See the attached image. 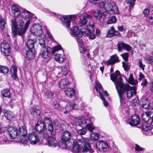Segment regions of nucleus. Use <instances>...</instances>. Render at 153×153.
Listing matches in <instances>:
<instances>
[{
  "label": "nucleus",
  "instance_id": "c85d7f7f",
  "mask_svg": "<svg viewBox=\"0 0 153 153\" xmlns=\"http://www.w3.org/2000/svg\"><path fill=\"white\" fill-rule=\"evenodd\" d=\"M35 41L33 39H28L26 43V47H25V49H34V43Z\"/></svg>",
  "mask_w": 153,
  "mask_h": 153
},
{
  "label": "nucleus",
  "instance_id": "3c124183",
  "mask_svg": "<svg viewBox=\"0 0 153 153\" xmlns=\"http://www.w3.org/2000/svg\"><path fill=\"white\" fill-rule=\"evenodd\" d=\"M136 0H125V1L127 4L130 5L129 8H132L135 4Z\"/></svg>",
  "mask_w": 153,
  "mask_h": 153
},
{
  "label": "nucleus",
  "instance_id": "473e14b6",
  "mask_svg": "<svg viewBox=\"0 0 153 153\" xmlns=\"http://www.w3.org/2000/svg\"><path fill=\"white\" fill-rule=\"evenodd\" d=\"M76 124L77 126H79L81 127L85 126L87 123H88L89 120H85L83 118L77 119L75 120Z\"/></svg>",
  "mask_w": 153,
  "mask_h": 153
},
{
  "label": "nucleus",
  "instance_id": "de8ad7c7",
  "mask_svg": "<svg viewBox=\"0 0 153 153\" xmlns=\"http://www.w3.org/2000/svg\"><path fill=\"white\" fill-rule=\"evenodd\" d=\"M28 137L27 138L26 136L20 137L19 141L24 145L27 144L28 142Z\"/></svg>",
  "mask_w": 153,
  "mask_h": 153
},
{
  "label": "nucleus",
  "instance_id": "0e129e2a",
  "mask_svg": "<svg viewBox=\"0 0 153 153\" xmlns=\"http://www.w3.org/2000/svg\"><path fill=\"white\" fill-rule=\"evenodd\" d=\"M134 148L135 150L137 151H143L145 149L144 148L140 147L137 144L135 145Z\"/></svg>",
  "mask_w": 153,
  "mask_h": 153
},
{
  "label": "nucleus",
  "instance_id": "8fccbe9b",
  "mask_svg": "<svg viewBox=\"0 0 153 153\" xmlns=\"http://www.w3.org/2000/svg\"><path fill=\"white\" fill-rule=\"evenodd\" d=\"M86 128L90 132H92L94 129V127L93 126V124H91L88 123L86 125Z\"/></svg>",
  "mask_w": 153,
  "mask_h": 153
},
{
  "label": "nucleus",
  "instance_id": "c9c22d12",
  "mask_svg": "<svg viewBox=\"0 0 153 153\" xmlns=\"http://www.w3.org/2000/svg\"><path fill=\"white\" fill-rule=\"evenodd\" d=\"M34 49H28L27 50L26 56L29 59H33L35 57Z\"/></svg>",
  "mask_w": 153,
  "mask_h": 153
},
{
  "label": "nucleus",
  "instance_id": "6e6d98bb",
  "mask_svg": "<svg viewBox=\"0 0 153 153\" xmlns=\"http://www.w3.org/2000/svg\"><path fill=\"white\" fill-rule=\"evenodd\" d=\"M62 49V48L60 45H57L55 46L52 49V54Z\"/></svg>",
  "mask_w": 153,
  "mask_h": 153
},
{
  "label": "nucleus",
  "instance_id": "a878e982",
  "mask_svg": "<svg viewBox=\"0 0 153 153\" xmlns=\"http://www.w3.org/2000/svg\"><path fill=\"white\" fill-rule=\"evenodd\" d=\"M70 33L73 36H77V37H82V34L80 31L76 27H74L70 31Z\"/></svg>",
  "mask_w": 153,
  "mask_h": 153
},
{
  "label": "nucleus",
  "instance_id": "a19ab883",
  "mask_svg": "<svg viewBox=\"0 0 153 153\" xmlns=\"http://www.w3.org/2000/svg\"><path fill=\"white\" fill-rule=\"evenodd\" d=\"M128 82L131 85H135L137 83V80L134 79L133 74H131L128 78Z\"/></svg>",
  "mask_w": 153,
  "mask_h": 153
},
{
  "label": "nucleus",
  "instance_id": "6e6552de",
  "mask_svg": "<svg viewBox=\"0 0 153 153\" xmlns=\"http://www.w3.org/2000/svg\"><path fill=\"white\" fill-rule=\"evenodd\" d=\"M24 22L21 19L14 18L11 21L12 30L14 31V33L16 34V28L24 27Z\"/></svg>",
  "mask_w": 153,
  "mask_h": 153
},
{
  "label": "nucleus",
  "instance_id": "393cba45",
  "mask_svg": "<svg viewBox=\"0 0 153 153\" xmlns=\"http://www.w3.org/2000/svg\"><path fill=\"white\" fill-rule=\"evenodd\" d=\"M69 68L68 66L65 65L63 66L61 69V71L58 73V76L59 77L62 76H66L67 74L69 73Z\"/></svg>",
  "mask_w": 153,
  "mask_h": 153
},
{
  "label": "nucleus",
  "instance_id": "69168bd1",
  "mask_svg": "<svg viewBox=\"0 0 153 153\" xmlns=\"http://www.w3.org/2000/svg\"><path fill=\"white\" fill-rule=\"evenodd\" d=\"M46 94L48 98L49 99L53 98L54 95L53 93L50 91L46 93Z\"/></svg>",
  "mask_w": 153,
  "mask_h": 153
},
{
  "label": "nucleus",
  "instance_id": "680f3d73",
  "mask_svg": "<svg viewBox=\"0 0 153 153\" xmlns=\"http://www.w3.org/2000/svg\"><path fill=\"white\" fill-rule=\"evenodd\" d=\"M78 110H82L84 108V104L83 102L80 100L78 101Z\"/></svg>",
  "mask_w": 153,
  "mask_h": 153
},
{
  "label": "nucleus",
  "instance_id": "5fc2aeb1",
  "mask_svg": "<svg viewBox=\"0 0 153 153\" xmlns=\"http://www.w3.org/2000/svg\"><path fill=\"white\" fill-rule=\"evenodd\" d=\"M145 59L149 63L153 64V56L148 55L145 58Z\"/></svg>",
  "mask_w": 153,
  "mask_h": 153
},
{
  "label": "nucleus",
  "instance_id": "4be33fe9",
  "mask_svg": "<svg viewBox=\"0 0 153 153\" xmlns=\"http://www.w3.org/2000/svg\"><path fill=\"white\" fill-rule=\"evenodd\" d=\"M22 15L23 18L26 20L30 19H35V15L27 10H24Z\"/></svg>",
  "mask_w": 153,
  "mask_h": 153
},
{
  "label": "nucleus",
  "instance_id": "bf43d9fd",
  "mask_svg": "<svg viewBox=\"0 0 153 153\" xmlns=\"http://www.w3.org/2000/svg\"><path fill=\"white\" fill-rule=\"evenodd\" d=\"M123 67L125 71H128L130 69V68L129 65H128L126 63L123 62H122Z\"/></svg>",
  "mask_w": 153,
  "mask_h": 153
},
{
  "label": "nucleus",
  "instance_id": "cd10ccee",
  "mask_svg": "<svg viewBox=\"0 0 153 153\" xmlns=\"http://www.w3.org/2000/svg\"><path fill=\"white\" fill-rule=\"evenodd\" d=\"M66 88V89L64 90L65 95L70 98L72 97L73 96H74V95L75 94V90L72 88L68 87Z\"/></svg>",
  "mask_w": 153,
  "mask_h": 153
},
{
  "label": "nucleus",
  "instance_id": "052dcab7",
  "mask_svg": "<svg viewBox=\"0 0 153 153\" xmlns=\"http://www.w3.org/2000/svg\"><path fill=\"white\" fill-rule=\"evenodd\" d=\"M146 21L147 23H149L150 25H153V17L152 16H149L147 17Z\"/></svg>",
  "mask_w": 153,
  "mask_h": 153
},
{
  "label": "nucleus",
  "instance_id": "e2e57ef3",
  "mask_svg": "<svg viewBox=\"0 0 153 153\" xmlns=\"http://www.w3.org/2000/svg\"><path fill=\"white\" fill-rule=\"evenodd\" d=\"M121 56L123 57V59L125 61H127L128 60V53H124L121 54Z\"/></svg>",
  "mask_w": 153,
  "mask_h": 153
},
{
  "label": "nucleus",
  "instance_id": "f3484780",
  "mask_svg": "<svg viewBox=\"0 0 153 153\" xmlns=\"http://www.w3.org/2000/svg\"><path fill=\"white\" fill-rule=\"evenodd\" d=\"M120 61L119 57L116 54H115L111 56L110 58L107 61L103 60L102 63H106L107 65H113Z\"/></svg>",
  "mask_w": 153,
  "mask_h": 153
},
{
  "label": "nucleus",
  "instance_id": "6ab92c4d",
  "mask_svg": "<svg viewBox=\"0 0 153 153\" xmlns=\"http://www.w3.org/2000/svg\"><path fill=\"white\" fill-rule=\"evenodd\" d=\"M117 45L119 52H121L123 49L127 51H130L131 50L132 48L131 46L123 42H119Z\"/></svg>",
  "mask_w": 153,
  "mask_h": 153
},
{
  "label": "nucleus",
  "instance_id": "a211bd4d",
  "mask_svg": "<svg viewBox=\"0 0 153 153\" xmlns=\"http://www.w3.org/2000/svg\"><path fill=\"white\" fill-rule=\"evenodd\" d=\"M128 122L130 125L132 126H135L140 124V118L138 115L134 114L128 120Z\"/></svg>",
  "mask_w": 153,
  "mask_h": 153
},
{
  "label": "nucleus",
  "instance_id": "864d4df0",
  "mask_svg": "<svg viewBox=\"0 0 153 153\" xmlns=\"http://www.w3.org/2000/svg\"><path fill=\"white\" fill-rule=\"evenodd\" d=\"M45 39L44 38L39 39V43L42 48H45Z\"/></svg>",
  "mask_w": 153,
  "mask_h": 153
},
{
  "label": "nucleus",
  "instance_id": "1a4fd4ad",
  "mask_svg": "<svg viewBox=\"0 0 153 153\" xmlns=\"http://www.w3.org/2000/svg\"><path fill=\"white\" fill-rule=\"evenodd\" d=\"M43 123L45 124V125H46V124L47 125V128L46 129L48 130V131L49 132V134L52 135H54L56 134V133L53 131V123L50 118L45 117L44 118V121Z\"/></svg>",
  "mask_w": 153,
  "mask_h": 153
},
{
  "label": "nucleus",
  "instance_id": "0eeeda50",
  "mask_svg": "<svg viewBox=\"0 0 153 153\" xmlns=\"http://www.w3.org/2000/svg\"><path fill=\"white\" fill-rule=\"evenodd\" d=\"M71 136V134L69 131H64L61 140L59 143V145L61 147L64 149L67 148L66 142L67 140L70 139Z\"/></svg>",
  "mask_w": 153,
  "mask_h": 153
},
{
  "label": "nucleus",
  "instance_id": "423d86ee",
  "mask_svg": "<svg viewBox=\"0 0 153 153\" xmlns=\"http://www.w3.org/2000/svg\"><path fill=\"white\" fill-rule=\"evenodd\" d=\"M10 47L8 42L6 40H3L0 44V49L1 54L5 56H8L10 54Z\"/></svg>",
  "mask_w": 153,
  "mask_h": 153
},
{
  "label": "nucleus",
  "instance_id": "774afa93",
  "mask_svg": "<svg viewBox=\"0 0 153 153\" xmlns=\"http://www.w3.org/2000/svg\"><path fill=\"white\" fill-rule=\"evenodd\" d=\"M143 129L145 131H151V128H151V127L150 126H146V125H144L143 126Z\"/></svg>",
  "mask_w": 153,
  "mask_h": 153
},
{
  "label": "nucleus",
  "instance_id": "f704fd0d",
  "mask_svg": "<svg viewBox=\"0 0 153 153\" xmlns=\"http://www.w3.org/2000/svg\"><path fill=\"white\" fill-rule=\"evenodd\" d=\"M11 11L12 14L15 16H18L21 14L19 8L15 5H13L11 6Z\"/></svg>",
  "mask_w": 153,
  "mask_h": 153
},
{
  "label": "nucleus",
  "instance_id": "9b49d317",
  "mask_svg": "<svg viewBox=\"0 0 153 153\" xmlns=\"http://www.w3.org/2000/svg\"><path fill=\"white\" fill-rule=\"evenodd\" d=\"M7 131L10 138L14 139L18 136V130L16 127L13 125L8 126Z\"/></svg>",
  "mask_w": 153,
  "mask_h": 153
},
{
  "label": "nucleus",
  "instance_id": "13d9d810",
  "mask_svg": "<svg viewBox=\"0 0 153 153\" xmlns=\"http://www.w3.org/2000/svg\"><path fill=\"white\" fill-rule=\"evenodd\" d=\"M30 32L33 34V35L39 36L42 34H39L38 33V30H35L34 29L30 28Z\"/></svg>",
  "mask_w": 153,
  "mask_h": 153
},
{
  "label": "nucleus",
  "instance_id": "aec40b11",
  "mask_svg": "<svg viewBox=\"0 0 153 153\" xmlns=\"http://www.w3.org/2000/svg\"><path fill=\"white\" fill-rule=\"evenodd\" d=\"M121 37V34L117 31L115 30L113 27H111L108 29L106 36L108 38L114 36Z\"/></svg>",
  "mask_w": 153,
  "mask_h": 153
},
{
  "label": "nucleus",
  "instance_id": "09e8293b",
  "mask_svg": "<svg viewBox=\"0 0 153 153\" xmlns=\"http://www.w3.org/2000/svg\"><path fill=\"white\" fill-rule=\"evenodd\" d=\"M8 71V69L6 66H0V72L4 74H7Z\"/></svg>",
  "mask_w": 153,
  "mask_h": 153
},
{
  "label": "nucleus",
  "instance_id": "4468645a",
  "mask_svg": "<svg viewBox=\"0 0 153 153\" xmlns=\"http://www.w3.org/2000/svg\"><path fill=\"white\" fill-rule=\"evenodd\" d=\"M52 48L48 46L42 48L39 56L43 58L47 59L52 54Z\"/></svg>",
  "mask_w": 153,
  "mask_h": 153
},
{
  "label": "nucleus",
  "instance_id": "58836bf2",
  "mask_svg": "<svg viewBox=\"0 0 153 153\" xmlns=\"http://www.w3.org/2000/svg\"><path fill=\"white\" fill-rule=\"evenodd\" d=\"M10 90L9 89L6 88L1 91V93L3 97L10 98Z\"/></svg>",
  "mask_w": 153,
  "mask_h": 153
},
{
  "label": "nucleus",
  "instance_id": "f8f14e48",
  "mask_svg": "<svg viewBox=\"0 0 153 153\" xmlns=\"http://www.w3.org/2000/svg\"><path fill=\"white\" fill-rule=\"evenodd\" d=\"M30 112L31 115L38 121H42L43 114L40 110L35 108H31Z\"/></svg>",
  "mask_w": 153,
  "mask_h": 153
},
{
  "label": "nucleus",
  "instance_id": "412c9836",
  "mask_svg": "<svg viewBox=\"0 0 153 153\" xmlns=\"http://www.w3.org/2000/svg\"><path fill=\"white\" fill-rule=\"evenodd\" d=\"M28 140L30 143L32 145L36 144L39 141V139L35 133L29 134Z\"/></svg>",
  "mask_w": 153,
  "mask_h": 153
},
{
  "label": "nucleus",
  "instance_id": "4c0bfd02",
  "mask_svg": "<svg viewBox=\"0 0 153 153\" xmlns=\"http://www.w3.org/2000/svg\"><path fill=\"white\" fill-rule=\"evenodd\" d=\"M78 100H75L73 103L67 105V108L69 109H71V110L73 109L78 110Z\"/></svg>",
  "mask_w": 153,
  "mask_h": 153
},
{
  "label": "nucleus",
  "instance_id": "7ed1b4c3",
  "mask_svg": "<svg viewBox=\"0 0 153 153\" xmlns=\"http://www.w3.org/2000/svg\"><path fill=\"white\" fill-rule=\"evenodd\" d=\"M100 6L101 8L104 9L105 10L110 12L111 13L117 14L119 12L115 3L111 1H101L100 3Z\"/></svg>",
  "mask_w": 153,
  "mask_h": 153
},
{
  "label": "nucleus",
  "instance_id": "49530a36",
  "mask_svg": "<svg viewBox=\"0 0 153 153\" xmlns=\"http://www.w3.org/2000/svg\"><path fill=\"white\" fill-rule=\"evenodd\" d=\"M94 15L96 18L98 19H100L102 17V12L100 10H96L94 12Z\"/></svg>",
  "mask_w": 153,
  "mask_h": 153
},
{
  "label": "nucleus",
  "instance_id": "5701e85b",
  "mask_svg": "<svg viewBox=\"0 0 153 153\" xmlns=\"http://www.w3.org/2000/svg\"><path fill=\"white\" fill-rule=\"evenodd\" d=\"M59 87L62 89H65L69 86L70 83L69 80L66 79H61L58 82Z\"/></svg>",
  "mask_w": 153,
  "mask_h": 153
},
{
  "label": "nucleus",
  "instance_id": "b1692460",
  "mask_svg": "<svg viewBox=\"0 0 153 153\" xmlns=\"http://www.w3.org/2000/svg\"><path fill=\"white\" fill-rule=\"evenodd\" d=\"M48 134L49 135V136L45 138L48 139V140L49 145L51 147H56L57 144V141L54 137L51 136H52V135H51L49 133Z\"/></svg>",
  "mask_w": 153,
  "mask_h": 153
},
{
  "label": "nucleus",
  "instance_id": "79ce46f5",
  "mask_svg": "<svg viewBox=\"0 0 153 153\" xmlns=\"http://www.w3.org/2000/svg\"><path fill=\"white\" fill-rule=\"evenodd\" d=\"M31 28L34 29L35 30H38V33H39V34H42V28L39 24H36L34 25Z\"/></svg>",
  "mask_w": 153,
  "mask_h": 153
},
{
  "label": "nucleus",
  "instance_id": "f257e3e1",
  "mask_svg": "<svg viewBox=\"0 0 153 153\" xmlns=\"http://www.w3.org/2000/svg\"><path fill=\"white\" fill-rule=\"evenodd\" d=\"M77 143L74 145L71 149H69L73 152L78 153L80 152L81 149L83 145L84 147L82 150V152L85 153L88 152L90 153H93L94 152L91 148L90 141L88 139L82 138L78 139Z\"/></svg>",
  "mask_w": 153,
  "mask_h": 153
},
{
  "label": "nucleus",
  "instance_id": "ea45409f",
  "mask_svg": "<svg viewBox=\"0 0 153 153\" xmlns=\"http://www.w3.org/2000/svg\"><path fill=\"white\" fill-rule=\"evenodd\" d=\"M149 104L148 100L147 99L143 100L140 103L142 107L145 109H147L149 107Z\"/></svg>",
  "mask_w": 153,
  "mask_h": 153
},
{
  "label": "nucleus",
  "instance_id": "ddd939ff",
  "mask_svg": "<svg viewBox=\"0 0 153 153\" xmlns=\"http://www.w3.org/2000/svg\"><path fill=\"white\" fill-rule=\"evenodd\" d=\"M94 25L93 22H89V24L87 26L86 28H81L80 33H82V35L86 36L92 33L94 31Z\"/></svg>",
  "mask_w": 153,
  "mask_h": 153
},
{
  "label": "nucleus",
  "instance_id": "603ef678",
  "mask_svg": "<svg viewBox=\"0 0 153 153\" xmlns=\"http://www.w3.org/2000/svg\"><path fill=\"white\" fill-rule=\"evenodd\" d=\"M117 20L116 18L114 16H112L107 22L108 24H111L116 23Z\"/></svg>",
  "mask_w": 153,
  "mask_h": 153
},
{
  "label": "nucleus",
  "instance_id": "37998d69",
  "mask_svg": "<svg viewBox=\"0 0 153 153\" xmlns=\"http://www.w3.org/2000/svg\"><path fill=\"white\" fill-rule=\"evenodd\" d=\"M91 139L92 140H97L100 139V136L98 133H97L92 132L91 134Z\"/></svg>",
  "mask_w": 153,
  "mask_h": 153
},
{
  "label": "nucleus",
  "instance_id": "dca6fc26",
  "mask_svg": "<svg viewBox=\"0 0 153 153\" xmlns=\"http://www.w3.org/2000/svg\"><path fill=\"white\" fill-rule=\"evenodd\" d=\"M96 146L97 149L100 151H108L110 149L107 143L103 141H99L97 142L96 143Z\"/></svg>",
  "mask_w": 153,
  "mask_h": 153
},
{
  "label": "nucleus",
  "instance_id": "2f4dec72",
  "mask_svg": "<svg viewBox=\"0 0 153 153\" xmlns=\"http://www.w3.org/2000/svg\"><path fill=\"white\" fill-rule=\"evenodd\" d=\"M5 131L4 128L0 126V134L3 133ZM8 141L6 140V138L4 135L0 136V144H7Z\"/></svg>",
  "mask_w": 153,
  "mask_h": 153
},
{
  "label": "nucleus",
  "instance_id": "2eb2a0df",
  "mask_svg": "<svg viewBox=\"0 0 153 153\" xmlns=\"http://www.w3.org/2000/svg\"><path fill=\"white\" fill-rule=\"evenodd\" d=\"M76 16L74 15L65 16L63 17H60V20L64 21L63 22V25L66 27L67 28L69 27L71 20H74L75 19Z\"/></svg>",
  "mask_w": 153,
  "mask_h": 153
},
{
  "label": "nucleus",
  "instance_id": "e433bc0d",
  "mask_svg": "<svg viewBox=\"0 0 153 153\" xmlns=\"http://www.w3.org/2000/svg\"><path fill=\"white\" fill-rule=\"evenodd\" d=\"M4 115L8 120L13 118L14 117V114L11 111L5 110L4 112Z\"/></svg>",
  "mask_w": 153,
  "mask_h": 153
},
{
  "label": "nucleus",
  "instance_id": "20e7f679",
  "mask_svg": "<svg viewBox=\"0 0 153 153\" xmlns=\"http://www.w3.org/2000/svg\"><path fill=\"white\" fill-rule=\"evenodd\" d=\"M46 125H45L42 121H39L36 123L35 127L36 131L39 134H42L43 138H46L49 136L48 130L46 129L47 128Z\"/></svg>",
  "mask_w": 153,
  "mask_h": 153
},
{
  "label": "nucleus",
  "instance_id": "39448f33",
  "mask_svg": "<svg viewBox=\"0 0 153 153\" xmlns=\"http://www.w3.org/2000/svg\"><path fill=\"white\" fill-rule=\"evenodd\" d=\"M110 78L114 82L117 90L124 84L123 83V79L120 76L119 71L118 70H117L114 73L111 74Z\"/></svg>",
  "mask_w": 153,
  "mask_h": 153
},
{
  "label": "nucleus",
  "instance_id": "f03ea898",
  "mask_svg": "<svg viewBox=\"0 0 153 153\" xmlns=\"http://www.w3.org/2000/svg\"><path fill=\"white\" fill-rule=\"evenodd\" d=\"M120 98V102L123 100L122 95L125 93H126L127 97L130 99L133 97L134 95L136 94V87L134 86H131L129 85L126 84H123L117 90Z\"/></svg>",
  "mask_w": 153,
  "mask_h": 153
},
{
  "label": "nucleus",
  "instance_id": "c756f323",
  "mask_svg": "<svg viewBox=\"0 0 153 153\" xmlns=\"http://www.w3.org/2000/svg\"><path fill=\"white\" fill-rule=\"evenodd\" d=\"M11 73V76L14 79L16 80L18 77L17 74V67L16 65H13L12 66L10 69Z\"/></svg>",
  "mask_w": 153,
  "mask_h": 153
},
{
  "label": "nucleus",
  "instance_id": "4d7b16f0",
  "mask_svg": "<svg viewBox=\"0 0 153 153\" xmlns=\"http://www.w3.org/2000/svg\"><path fill=\"white\" fill-rule=\"evenodd\" d=\"M77 132L79 134L83 135L85 134L87 132V130L85 128H82L78 130Z\"/></svg>",
  "mask_w": 153,
  "mask_h": 153
},
{
  "label": "nucleus",
  "instance_id": "a18cd8bd",
  "mask_svg": "<svg viewBox=\"0 0 153 153\" xmlns=\"http://www.w3.org/2000/svg\"><path fill=\"white\" fill-rule=\"evenodd\" d=\"M66 143L67 148L68 147L70 149H71L74 145H75L76 143V142H75V141L74 140H72V141L67 140V141Z\"/></svg>",
  "mask_w": 153,
  "mask_h": 153
},
{
  "label": "nucleus",
  "instance_id": "c03bdc74",
  "mask_svg": "<svg viewBox=\"0 0 153 153\" xmlns=\"http://www.w3.org/2000/svg\"><path fill=\"white\" fill-rule=\"evenodd\" d=\"M6 22L2 17H0V28L2 31H4Z\"/></svg>",
  "mask_w": 153,
  "mask_h": 153
},
{
  "label": "nucleus",
  "instance_id": "7c9ffc66",
  "mask_svg": "<svg viewBox=\"0 0 153 153\" xmlns=\"http://www.w3.org/2000/svg\"><path fill=\"white\" fill-rule=\"evenodd\" d=\"M18 136L20 137L26 136L27 134V131L26 127L24 126L20 127L18 131Z\"/></svg>",
  "mask_w": 153,
  "mask_h": 153
},
{
  "label": "nucleus",
  "instance_id": "72a5a7b5",
  "mask_svg": "<svg viewBox=\"0 0 153 153\" xmlns=\"http://www.w3.org/2000/svg\"><path fill=\"white\" fill-rule=\"evenodd\" d=\"M54 58L56 61L59 63L63 62L65 59V56L63 54H57L55 55Z\"/></svg>",
  "mask_w": 153,
  "mask_h": 153
},
{
  "label": "nucleus",
  "instance_id": "9d476101",
  "mask_svg": "<svg viewBox=\"0 0 153 153\" xmlns=\"http://www.w3.org/2000/svg\"><path fill=\"white\" fill-rule=\"evenodd\" d=\"M79 17L80 20L78 26L80 27L86 25L87 22L92 18L91 16L86 13L81 14Z\"/></svg>",
  "mask_w": 153,
  "mask_h": 153
},
{
  "label": "nucleus",
  "instance_id": "bb28decb",
  "mask_svg": "<svg viewBox=\"0 0 153 153\" xmlns=\"http://www.w3.org/2000/svg\"><path fill=\"white\" fill-rule=\"evenodd\" d=\"M13 34L14 36H16L17 34L19 35L22 36L25 33L27 30L24 27H18L16 28V34L14 33V31L13 30H12Z\"/></svg>",
  "mask_w": 153,
  "mask_h": 153
},
{
  "label": "nucleus",
  "instance_id": "338daca9",
  "mask_svg": "<svg viewBox=\"0 0 153 153\" xmlns=\"http://www.w3.org/2000/svg\"><path fill=\"white\" fill-rule=\"evenodd\" d=\"M33 19H28L27 20V22L25 23V26L24 27L25 28L26 30H27L28 27V26L30 24L31 22L32 21H33Z\"/></svg>",
  "mask_w": 153,
  "mask_h": 153
}]
</instances>
